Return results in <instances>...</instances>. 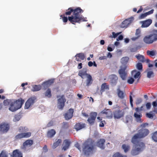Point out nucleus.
<instances>
[{"mask_svg":"<svg viewBox=\"0 0 157 157\" xmlns=\"http://www.w3.org/2000/svg\"><path fill=\"white\" fill-rule=\"evenodd\" d=\"M148 125L147 123H143L141 124L140 127L141 128L132 138L131 142L133 145L131 154L132 155H138L145 149V144L141 141L140 139L145 137L149 133V130L145 128Z\"/></svg>","mask_w":157,"mask_h":157,"instance_id":"f257e3e1","label":"nucleus"},{"mask_svg":"<svg viewBox=\"0 0 157 157\" xmlns=\"http://www.w3.org/2000/svg\"><path fill=\"white\" fill-rule=\"evenodd\" d=\"M83 12V10L79 7L75 9L70 7L66 10L65 15H70L72 13L71 16L68 17V19L71 23L75 25L76 23H80L82 22L87 21V18L84 17L81 14Z\"/></svg>","mask_w":157,"mask_h":157,"instance_id":"f03ea898","label":"nucleus"},{"mask_svg":"<svg viewBox=\"0 0 157 157\" xmlns=\"http://www.w3.org/2000/svg\"><path fill=\"white\" fill-rule=\"evenodd\" d=\"M82 151L85 155H89L92 153L94 149V142L91 139L86 140L83 144Z\"/></svg>","mask_w":157,"mask_h":157,"instance_id":"7ed1b4c3","label":"nucleus"},{"mask_svg":"<svg viewBox=\"0 0 157 157\" xmlns=\"http://www.w3.org/2000/svg\"><path fill=\"white\" fill-rule=\"evenodd\" d=\"M29 129L26 127L20 126L18 128V131L21 133L16 135L15 137V140H17L23 138H28L29 137L32 135L30 132H27Z\"/></svg>","mask_w":157,"mask_h":157,"instance_id":"20e7f679","label":"nucleus"},{"mask_svg":"<svg viewBox=\"0 0 157 157\" xmlns=\"http://www.w3.org/2000/svg\"><path fill=\"white\" fill-rule=\"evenodd\" d=\"M24 101L22 99H18L15 101L13 100L10 105L9 109L13 112L16 111L21 107Z\"/></svg>","mask_w":157,"mask_h":157,"instance_id":"39448f33","label":"nucleus"},{"mask_svg":"<svg viewBox=\"0 0 157 157\" xmlns=\"http://www.w3.org/2000/svg\"><path fill=\"white\" fill-rule=\"evenodd\" d=\"M157 40V34L153 33L145 36L144 39V42L148 44H151Z\"/></svg>","mask_w":157,"mask_h":157,"instance_id":"423d86ee","label":"nucleus"},{"mask_svg":"<svg viewBox=\"0 0 157 157\" xmlns=\"http://www.w3.org/2000/svg\"><path fill=\"white\" fill-rule=\"evenodd\" d=\"M126 68L127 66L125 65H122L121 66L118 71L120 76L123 80H125L127 76V73L125 71Z\"/></svg>","mask_w":157,"mask_h":157,"instance_id":"0eeeda50","label":"nucleus"},{"mask_svg":"<svg viewBox=\"0 0 157 157\" xmlns=\"http://www.w3.org/2000/svg\"><path fill=\"white\" fill-rule=\"evenodd\" d=\"M36 100V98L35 97H32L29 98L25 103V109H29L33 105Z\"/></svg>","mask_w":157,"mask_h":157,"instance_id":"6e6552de","label":"nucleus"},{"mask_svg":"<svg viewBox=\"0 0 157 157\" xmlns=\"http://www.w3.org/2000/svg\"><path fill=\"white\" fill-rule=\"evenodd\" d=\"M133 20L134 18L133 17L126 19L122 22L120 25V27L122 28H126L129 25L132 23Z\"/></svg>","mask_w":157,"mask_h":157,"instance_id":"1a4fd4ad","label":"nucleus"},{"mask_svg":"<svg viewBox=\"0 0 157 157\" xmlns=\"http://www.w3.org/2000/svg\"><path fill=\"white\" fill-rule=\"evenodd\" d=\"M66 101V100L64 97V96L63 95L61 96L60 98L58 99V108L60 110L63 109L64 106Z\"/></svg>","mask_w":157,"mask_h":157,"instance_id":"9d476101","label":"nucleus"},{"mask_svg":"<svg viewBox=\"0 0 157 157\" xmlns=\"http://www.w3.org/2000/svg\"><path fill=\"white\" fill-rule=\"evenodd\" d=\"M135 109L136 112L134 114V117L136 121L138 122H142V121H141V118L142 115L141 112L138 111L139 109L137 108H136Z\"/></svg>","mask_w":157,"mask_h":157,"instance_id":"9b49d317","label":"nucleus"},{"mask_svg":"<svg viewBox=\"0 0 157 157\" xmlns=\"http://www.w3.org/2000/svg\"><path fill=\"white\" fill-rule=\"evenodd\" d=\"M97 115V113L96 112H91L90 113V117L88 118L87 120L90 124L92 125L94 124Z\"/></svg>","mask_w":157,"mask_h":157,"instance_id":"f8f14e48","label":"nucleus"},{"mask_svg":"<svg viewBox=\"0 0 157 157\" xmlns=\"http://www.w3.org/2000/svg\"><path fill=\"white\" fill-rule=\"evenodd\" d=\"M9 128L10 126L8 124L4 122L0 124V132L6 133L9 130Z\"/></svg>","mask_w":157,"mask_h":157,"instance_id":"ddd939ff","label":"nucleus"},{"mask_svg":"<svg viewBox=\"0 0 157 157\" xmlns=\"http://www.w3.org/2000/svg\"><path fill=\"white\" fill-rule=\"evenodd\" d=\"M33 144V141L32 140L28 139L26 140L23 144L21 148L25 150L27 147L31 146Z\"/></svg>","mask_w":157,"mask_h":157,"instance_id":"4468645a","label":"nucleus"},{"mask_svg":"<svg viewBox=\"0 0 157 157\" xmlns=\"http://www.w3.org/2000/svg\"><path fill=\"white\" fill-rule=\"evenodd\" d=\"M113 116L115 119H119L124 116V113L121 110L117 109L113 112Z\"/></svg>","mask_w":157,"mask_h":157,"instance_id":"2eb2a0df","label":"nucleus"},{"mask_svg":"<svg viewBox=\"0 0 157 157\" xmlns=\"http://www.w3.org/2000/svg\"><path fill=\"white\" fill-rule=\"evenodd\" d=\"M109 78L110 79L111 84L113 86L116 85L117 83L118 79L117 76L114 74H112L109 76Z\"/></svg>","mask_w":157,"mask_h":157,"instance_id":"dca6fc26","label":"nucleus"},{"mask_svg":"<svg viewBox=\"0 0 157 157\" xmlns=\"http://www.w3.org/2000/svg\"><path fill=\"white\" fill-rule=\"evenodd\" d=\"M74 111L73 109H70L68 111L64 114V116L66 120H68L72 118L73 116Z\"/></svg>","mask_w":157,"mask_h":157,"instance_id":"f3484780","label":"nucleus"},{"mask_svg":"<svg viewBox=\"0 0 157 157\" xmlns=\"http://www.w3.org/2000/svg\"><path fill=\"white\" fill-rule=\"evenodd\" d=\"M101 113L104 114V115L107 118H111L112 117V113L109 109L103 110L101 112Z\"/></svg>","mask_w":157,"mask_h":157,"instance_id":"a211bd4d","label":"nucleus"},{"mask_svg":"<svg viewBox=\"0 0 157 157\" xmlns=\"http://www.w3.org/2000/svg\"><path fill=\"white\" fill-rule=\"evenodd\" d=\"M86 127V124L82 122L77 123L74 126V128L76 131L79 130Z\"/></svg>","mask_w":157,"mask_h":157,"instance_id":"6ab92c4d","label":"nucleus"},{"mask_svg":"<svg viewBox=\"0 0 157 157\" xmlns=\"http://www.w3.org/2000/svg\"><path fill=\"white\" fill-rule=\"evenodd\" d=\"M53 83L54 80L53 79H50L45 81L42 84V85L44 87L45 89L51 86Z\"/></svg>","mask_w":157,"mask_h":157,"instance_id":"aec40b11","label":"nucleus"},{"mask_svg":"<svg viewBox=\"0 0 157 157\" xmlns=\"http://www.w3.org/2000/svg\"><path fill=\"white\" fill-rule=\"evenodd\" d=\"M71 144V142L68 140H64L62 148V150L66 151L69 148Z\"/></svg>","mask_w":157,"mask_h":157,"instance_id":"412c9836","label":"nucleus"},{"mask_svg":"<svg viewBox=\"0 0 157 157\" xmlns=\"http://www.w3.org/2000/svg\"><path fill=\"white\" fill-rule=\"evenodd\" d=\"M76 60L77 61L81 62L82 60H83L85 58L84 53H80L77 54L75 56Z\"/></svg>","mask_w":157,"mask_h":157,"instance_id":"4be33fe9","label":"nucleus"},{"mask_svg":"<svg viewBox=\"0 0 157 157\" xmlns=\"http://www.w3.org/2000/svg\"><path fill=\"white\" fill-rule=\"evenodd\" d=\"M117 94L118 97L121 99H124L126 96L125 93L118 88L117 89Z\"/></svg>","mask_w":157,"mask_h":157,"instance_id":"5701e85b","label":"nucleus"},{"mask_svg":"<svg viewBox=\"0 0 157 157\" xmlns=\"http://www.w3.org/2000/svg\"><path fill=\"white\" fill-rule=\"evenodd\" d=\"M152 20L150 19L146 20L142 22L141 27L144 28L148 27L152 23Z\"/></svg>","mask_w":157,"mask_h":157,"instance_id":"b1692460","label":"nucleus"},{"mask_svg":"<svg viewBox=\"0 0 157 157\" xmlns=\"http://www.w3.org/2000/svg\"><path fill=\"white\" fill-rule=\"evenodd\" d=\"M86 76L87 79L86 80V86H90L93 83V79L92 76L90 75H87Z\"/></svg>","mask_w":157,"mask_h":157,"instance_id":"393cba45","label":"nucleus"},{"mask_svg":"<svg viewBox=\"0 0 157 157\" xmlns=\"http://www.w3.org/2000/svg\"><path fill=\"white\" fill-rule=\"evenodd\" d=\"M12 157H22V154L19 150L16 149L13 151Z\"/></svg>","mask_w":157,"mask_h":157,"instance_id":"a878e982","label":"nucleus"},{"mask_svg":"<svg viewBox=\"0 0 157 157\" xmlns=\"http://www.w3.org/2000/svg\"><path fill=\"white\" fill-rule=\"evenodd\" d=\"M105 142V140L104 139H100L97 143V145L98 147L102 149H103L105 148L104 146V144Z\"/></svg>","mask_w":157,"mask_h":157,"instance_id":"bb28decb","label":"nucleus"},{"mask_svg":"<svg viewBox=\"0 0 157 157\" xmlns=\"http://www.w3.org/2000/svg\"><path fill=\"white\" fill-rule=\"evenodd\" d=\"M56 133V132L55 130L54 129H51L48 131L46 136L48 138H51L53 137Z\"/></svg>","mask_w":157,"mask_h":157,"instance_id":"cd10ccee","label":"nucleus"},{"mask_svg":"<svg viewBox=\"0 0 157 157\" xmlns=\"http://www.w3.org/2000/svg\"><path fill=\"white\" fill-rule=\"evenodd\" d=\"M109 85H107L106 83L104 82L102 84L101 86L100 91L102 93V92L105 91V90H109Z\"/></svg>","mask_w":157,"mask_h":157,"instance_id":"c85d7f7f","label":"nucleus"},{"mask_svg":"<svg viewBox=\"0 0 157 157\" xmlns=\"http://www.w3.org/2000/svg\"><path fill=\"white\" fill-rule=\"evenodd\" d=\"M78 75L81 77L82 78H83V76H87V75H89L86 73V69L83 68L82 70L78 72Z\"/></svg>","mask_w":157,"mask_h":157,"instance_id":"c756f323","label":"nucleus"},{"mask_svg":"<svg viewBox=\"0 0 157 157\" xmlns=\"http://www.w3.org/2000/svg\"><path fill=\"white\" fill-rule=\"evenodd\" d=\"M140 30L139 29H137L136 30L135 35L136 36V37H134L131 38L132 40L135 41L138 39L140 36Z\"/></svg>","mask_w":157,"mask_h":157,"instance_id":"7c9ffc66","label":"nucleus"},{"mask_svg":"<svg viewBox=\"0 0 157 157\" xmlns=\"http://www.w3.org/2000/svg\"><path fill=\"white\" fill-rule=\"evenodd\" d=\"M121 147L124 150V152L125 153L128 151L130 149V145L125 144H123L121 146Z\"/></svg>","mask_w":157,"mask_h":157,"instance_id":"2f4dec72","label":"nucleus"},{"mask_svg":"<svg viewBox=\"0 0 157 157\" xmlns=\"http://www.w3.org/2000/svg\"><path fill=\"white\" fill-rule=\"evenodd\" d=\"M41 89V86L40 85H35L33 87V89H32V91H37L40 90Z\"/></svg>","mask_w":157,"mask_h":157,"instance_id":"473e14b6","label":"nucleus"},{"mask_svg":"<svg viewBox=\"0 0 157 157\" xmlns=\"http://www.w3.org/2000/svg\"><path fill=\"white\" fill-rule=\"evenodd\" d=\"M135 73H136L134 75V77L135 78H137L139 77L140 74V73L139 71H136V70L132 71V74L133 75Z\"/></svg>","mask_w":157,"mask_h":157,"instance_id":"72a5a7b5","label":"nucleus"},{"mask_svg":"<svg viewBox=\"0 0 157 157\" xmlns=\"http://www.w3.org/2000/svg\"><path fill=\"white\" fill-rule=\"evenodd\" d=\"M45 96L48 98L52 97L51 90L50 88H48L45 93Z\"/></svg>","mask_w":157,"mask_h":157,"instance_id":"f704fd0d","label":"nucleus"},{"mask_svg":"<svg viewBox=\"0 0 157 157\" xmlns=\"http://www.w3.org/2000/svg\"><path fill=\"white\" fill-rule=\"evenodd\" d=\"M13 100L7 99L3 101V105L4 106H6L8 105H10Z\"/></svg>","mask_w":157,"mask_h":157,"instance_id":"c9c22d12","label":"nucleus"},{"mask_svg":"<svg viewBox=\"0 0 157 157\" xmlns=\"http://www.w3.org/2000/svg\"><path fill=\"white\" fill-rule=\"evenodd\" d=\"M136 57L140 62H144V58L143 56L138 54L136 56Z\"/></svg>","mask_w":157,"mask_h":157,"instance_id":"e433bc0d","label":"nucleus"},{"mask_svg":"<svg viewBox=\"0 0 157 157\" xmlns=\"http://www.w3.org/2000/svg\"><path fill=\"white\" fill-rule=\"evenodd\" d=\"M129 58L128 57H123L121 59V62L122 64H126L129 60Z\"/></svg>","mask_w":157,"mask_h":157,"instance_id":"4c0bfd02","label":"nucleus"},{"mask_svg":"<svg viewBox=\"0 0 157 157\" xmlns=\"http://www.w3.org/2000/svg\"><path fill=\"white\" fill-rule=\"evenodd\" d=\"M62 142V140L61 139H58L57 141L53 143V148H56Z\"/></svg>","mask_w":157,"mask_h":157,"instance_id":"58836bf2","label":"nucleus"},{"mask_svg":"<svg viewBox=\"0 0 157 157\" xmlns=\"http://www.w3.org/2000/svg\"><path fill=\"white\" fill-rule=\"evenodd\" d=\"M132 116H127L125 117V120L124 122L126 123H127L130 122H132Z\"/></svg>","mask_w":157,"mask_h":157,"instance_id":"ea45409f","label":"nucleus"},{"mask_svg":"<svg viewBox=\"0 0 157 157\" xmlns=\"http://www.w3.org/2000/svg\"><path fill=\"white\" fill-rule=\"evenodd\" d=\"M155 51L147 50V55L151 56H154L155 55Z\"/></svg>","mask_w":157,"mask_h":157,"instance_id":"a19ab883","label":"nucleus"},{"mask_svg":"<svg viewBox=\"0 0 157 157\" xmlns=\"http://www.w3.org/2000/svg\"><path fill=\"white\" fill-rule=\"evenodd\" d=\"M8 154L5 150L2 151L0 153V157H8Z\"/></svg>","mask_w":157,"mask_h":157,"instance_id":"79ce46f5","label":"nucleus"},{"mask_svg":"<svg viewBox=\"0 0 157 157\" xmlns=\"http://www.w3.org/2000/svg\"><path fill=\"white\" fill-rule=\"evenodd\" d=\"M152 138L154 141L157 142V131L153 133Z\"/></svg>","mask_w":157,"mask_h":157,"instance_id":"37998d69","label":"nucleus"},{"mask_svg":"<svg viewBox=\"0 0 157 157\" xmlns=\"http://www.w3.org/2000/svg\"><path fill=\"white\" fill-rule=\"evenodd\" d=\"M154 73L152 71H148L147 72V77L149 78L154 77Z\"/></svg>","mask_w":157,"mask_h":157,"instance_id":"c03bdc74","label":"nucleus"},{"mask_svg":"<svg viewBox=\"0 0 157 157\" xmlns=\"http://www.w3.org/2000/svg\"><path fill=\"white\" fill-rule=\"evenodd\" d=\"M113 157H126V155H122L119 152H117L114 154Z\"/></svg>","mask_w":157,"mask_h":157,"instance_id":"a18cd8bd","label":"nucleus"},{"mask_svg":"<svg viewBox=\"0 0 157 157\" xmlns=\"http://www.w3.org/2000/svg\"><path fill=\"white\" fill-rule=\"evenodd\" d=\"M60 17L62 18V20L64 22L66 23L67 21L68 18L67 17L64 16V15H61Z\"/></svg>","mask_w":157,"mask_h":157,"instance_id":"49530a36","label":"nucleus"},{"mask_svg":"<svg viewBox=\"0 0 157 157\" xmlns=\"http://www.w3.org/2000/svg\"><path fill=\"white\" fill-rule=\"evenodd\" d=\"M136 67L138 70H142L143 68L142 65V63H137L136 65Z\"/></svg>","mask_w":157,"mask_h":157,"instance_id":"de8ad7c7","label":"nucleus"},{"mask_svg":"<svg viewBox=\"0 0 157 157\" xmlns=\"http://www.w3.org/2000/svg\"><path fill=\"white\" fill-rule=\"evenodd\" d=\"M134 79L132 77H129L127 80V82L129 84H132L134 82Z\"/></svg>","mask_w":157,"mask_h":157,"instance_id":"09e8293b","label":"nucleus"},{"mask_svg":"<svg viewBox=\"0 0 157 157\" xmlns=\"http://www.w3.org/2000/svg\"><path fill=\"white\" fill-rule=\"evenodd\" d=\"M112 34L113 36H109V37L111 38H115L118 36V35H119V34L120 33H115V32H113L112 33Z\"/></svg>","mask_w":157,"mask_h":157,"instance_id":"8fccbe9b","label":"nucleus"},{"mask_svg":"<svg viewBox=\"0 0 157 157\" xmlns=\"http://www.w3.org/2000/svg\"><path fill=\"white\" fill-rule=\"evenodd\" d=\"M147 16V15L146 13H143L141 14L140 15L139 17V18L140 19H143L145 18Z\"/></svg>","mask_w":157,"mask_h":157,"instance_id":"3c124183","label":"nucleus"},{"mask_svg":"<svg viewBox=\"0 0 157 157\" xmlns=\"http://www.w3.org/2000/svg\"><path fill=\"white\" fill-rule=\"evenodd\" d=\"M142 101V99L141 98H137L136 99V105H138Z\"/></svg>","mask_w":157,"mask_h":157,"instance_id":"603ef678","label":"nucleus"},{"mask_svg":"<svg viewBox=\"0 0 157 157\" xmlns=\"http://www.w3.org/2000/svg\"><path fill=\"white\" fill-rule=\"evenodd\" d=\"M138 50L137 47L132 48H130V50L131 52H135L137 51Z\"/></svg>","mask_w":157,"mask_h":157,"instance_id":"864d4df0","label":"nucleus"},{"mask_svg":"<svg viewBox=\"0 0 157 157\" xmlns=\"http://www.w3.org/2000/svg\"><path fill=\"white\" fill-rule=\"evenodd\" d=\"M69 127V125L67 123L65 122L63 123V127L65 128H67Z\"/></svg>","mask_w":157,"mask_h":157,"instance_id":"5fc2aeb1","label":"nucleus"},{"mask_svg":"<svg viewBox=\"0 0 157 157\" xmlns=\"http://www.w3.org/2000/svg\"><path fill=\"white\" fill-rule=\"evenodd\" d=\"M146 108L147 109H150L151 107V105L150 103L147 102L146 105Z\"/></svg>","mask_w":157,"mask_h":157,"instance_id":"6e6d98bb","label":"nucleus"},{"mask_svg":"<svg viewBox=\"0 0 157 157\" xmlns=\"http://www.w3.org/2000/svg\"><path fill=\"white\" fill-rule=\"evenodd\" d=\"M146 116L150 118H152L153 117V116L152 114L149 113H146Z\"/></svg>","mask_w":157,"mask_h":157,"instance_id":"4d7b16f0","label":"nucleus"},{"mask_svg":"<svg viewBox=\"0 0 157 157\" xmlns=\"http://www.w3.org/2000/svg\"><path fill=\"white\" fill-rule=\"evenodd\" d=\"M75 147H77L79 150L80 151H81V147L80 145V144L78 143H77L75 145Z\"/></svg>","mask_w":157,"mask_h":157,"instance_id":"13d9d810","label":"nucleus"},{"mask_svg":"<svg viewBox=\"0 0 157 157\" xmlns=\"http://www.w3.org/2000/svg\"><path fill=\"white\" fill-rule=\"evenodd\" d=\"M154 11V10L152 9L151 10L148 11V12H146L147 15H149L153 13Z\"/></svg>","mask_w":157,"mask_h":157,"instance_id":"bf43d9fd","label":"nucleus"},{"mask_svg":"<svg viewBox=\"0 0 157 157\" xmlns=\"http://www.w3.org/2000/svg\"><path fill=\"white\" fill-rule=\"evenodd\" d=\"M123 36L122 35H120L118 38L117 39V41H119V40H122L123 39Z\"/></svg>","mask_w":157,"mask_h":157,"instance_id":"052dcab7","label":"nucleus"},{"mask_svg":"<svg viewBox=\"0 0 157 157\" xmlns=\"http://www.w3.org/2000/svg\"><path fill=\"white\" fill-rule=\"evenodd\" d=\"M53 121H51L47 125L48 127H50L53 126Z\"/></svg>","mask_w":157,"mask_h":157,"instance_id":"680f3d73","label":"nucleus"},{"mask_svg":"<svg viewBox=\"0 0 157 157\" xmlns=\"http://www.w3.org/2000/svg\"><path fill=\"white\" fill-rule=\"evenodd\" d=\"M107 57L106 56H100L99 57V59L100 60H103L106 59Z\"/></svg>","mask_w":157,"mask_h":157,"instance_id":"e2e57ef3","label":"nucleus"},{"mask_svg":"<svg viewBox=\"0 0 157 157\" xmlns=\"http://www.w3.org/2000/svg\"><path fill=\"white\" fill-rule=\"evenodd\" d=\"M77 68L79 69H81L82 68V63H80L78 64Z\"/></svg>","mask_w":157,"mask_h":157,"instance_id":"0e129e2a","label":"nucleus"},{"mask_svg":"<svg viewBox=\"0 0 157 157\" xmlns=\"http://www.w3.org/2000/svg\"><path fill=\"white\" fill-rule=\"evenodd\" d=\"M15 121H18L20 120L19 116L18 115H15Z\"/></svg>","mask_w":157,"mask_h":157,"instance_id":"69168bd1","label":"nucleus"},{"mask_svg":"<svg viewBox=\"0 0 157 157\" xmlns=\"http://www.w3.org/2000/svg\"><path fill=\"white\" fill-rule=\"evenodd\" d=\"M107 50L109 52H112L113 50V49L109 46L107 48Z\"/></svg>","mask_w":157,"mask_h":157,"instance_id":"338daca9","label":"nucleus"},{"mask_svg":"<svg viewBox=\"0 0 157 157\" xmlns=\"http://www.w3.org/2000/svg\"><path fill=\"white\" fill-rule=\"evenodd\" d=\"M152 105L154 107L157 106V102L156 101H154L152 102Z\"/></svg>","mask_w":157,"mask_h":157,"instance_id":"774afa93","label":"nucleus"}]
</instances>
